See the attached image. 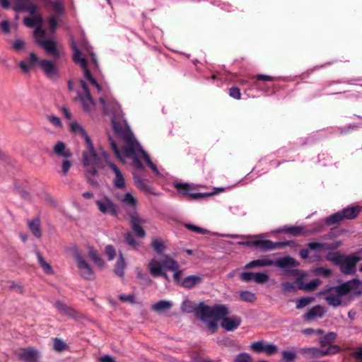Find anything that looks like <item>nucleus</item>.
<instances>
[{"instance_id":"obj_27","label":"nucleus","mask_w":362,"mask_h":362,"mask_svg":"<svg viewBox=\"0 0 362 362\" xmlns=\"http://www.w3.org/2000/svg\"><path fill=\"white\" fill-rule=\"evenodd\" d=\"M202 281V276L199 275H191L184 278L181 282V286L186 288H192Z\"/></svg>"},{"instance_id":"obj_24","label":"nucleus","mask_w":362,"mask_h":362,"mask_svg":"<svg viewBox=\"0 0 362 362\" xmlns=\"http://www.w3.org/2000/svg\"><path fill=\"white\" fill-rule=\"evenodd\" d=\"M40 356L39 351L33 348H28L20 354V358L25 362H35Z\"/></svg>"},{"instance_id":"obj_4","label":"nucleus","mask_w":362,"mask_h":362,"mask_svg":"<svg viewBox=\"0 0 362 362\" xmlns=\"http://www.w3.org/2000/svg\"><path fill=\"white\" fill-rule=\"evenodd\" d=\"M69 126L72 132L84 139L87 149L83 152V165L89 172L94 175L95 170L93 165L94 163H96L98 153L95 151L90 137L88 136L83 127L78 122H71Z\"/></svg>"},{"instance_id":"obj_12","label":"nucleus","mask_w":362,"mask_h":362,"mask_svg":"<svg viewBox=\"0 0 362 362\" xmlns=\"http://www.w3.org/2000/svg\"><path fill=\"white\" fill-rule=\"evenodd\" d=\"M346 298L349 299L358 297L362 294V281L358 279L349 281L341 284Z\"/></svg>"},{"instance_id":"obj_34","label":"nucleus","mask_w":362,"mask_h":362,"mask_svg":"<svg viewBox=\"0 0 362 362\" xmlns=\"http://www.w3.org/2000/svg\"><path fill=\"white\" fill-rule=\"evenodd\" d=\"M134 182L139 190L146 193L153 194L152 188L147 185L146 180L135 176Z\"/></svg>"},{"instance_id":"obj_13","label":"nucleus","mask_w":362,"mask_h":362,"mask_svg":"<svg viewBox=\"0 0 362 362\" xmlns=\"http://www.w3.org/2000/svg\"><path fill=\"white\" fill-rule=\"evenodd\" d=\"M74 257L77 263V267L81 276L86 279H92L94 276L93 269L78 250L74 252Z\"/></svg>"},{"instance_id":"obj_40","label":"nucleus","mask_w":362,"mask_h":362,"mask_svg":"<svg viewBox=\"0 0 362 362\" xmlns=\"http://www.w3.org/2000/svg\"><path fill=\"white\" fill-rule=\"evenodd\" d=\"M240 297L245 302L252 303L256 300L255 294L249 291H240Z\"/></svg>"},{"instance_id":"obj_54","label":"nucleus","mask_w":362,"mask_h":362,"mask_svg":"<svg viewBox=\"0 0 362 362\" xmlns=\"http://www.w3.org/2000/svg\"><path fill=\"white\" fill-rule=\"evenodd\" d=\"M235 362H251V357L246 353H242L237 356Z\"/></svg>"},{"instance_id":"obj_33","label":"nucleus","mask_w":362,"mask_h":362,"mask_svg":"<svg viewBox=\"0 0 362 362\" xmlns=\"http://www.w3.org/2000/svg\"><path fill=\"white\" fill-rule=\"evenodd\" d=\"M36 255L38 262L43 269V271L47 274H52L54 273L53 269L49 262H47L41 255L38 250L36 251Z\"/></svg>"},{"instance_id":"obj_60","label":"nucleus","mask_w":362,"mask_h":362,"mask_svg":"<svg viewBox=\"0 0 362 362\" xmlns=\"http://www.w3.org/2000/svg\"><path fill=\"white\" fill-rule=\"evenodd\" d=\"M55 306L62 313H67L68 312L67 307L62 302H57L55 303Z\"/></svg>"},{"instance_id":"obj_5","label":"nucleus","mask_w":362,"mask_h":362,"mask_svg":"<svg viewBox=\"0 0 362 362\" xmlns=\"http://www.w3.org/2000/svg\"><path fill=\"white\" fill-rule=\"evenodd\" d=\"M93 166L95 170V173L93 175L89 172L87 168H86L88 174L94 176L97 174V168L105 169V168H108L115 175L114 177L112 178L114 186L118 189H123L125 187L126 182L123 173L115 164L112 163L109 160L107 153L103 149H100L98 152L96 163H94Z\"/></svg>"},{"instance_id":"obj_16","label":"nucleus","mask_w":362,"mask_h":362,"mask_svg":"<svg viewBox=\"0 0 362 362\" xmlns=\"http://www.w3.org/2000/svg\"><path fill=\"white\" fill-rule=\"evenodd\" d=\"M361 260V257L356 255L344 256L339 267L344 274H351L355 272L356 263Z\"/></svg>"},{"instance_id":"obj_39","label":"nucleus","mask_w":362,"mask_h":362,"mask_svg":"<svg viewBox=\"0 0 362 362\" xmlns=\"http://www.w3.org/2000/svg\"><path fill=\"white\" fill-rule=\"evenodd\" d=\"M129 216L131 223H136L137 225L141 226L148 223V220L146 218L140 216L135 211L131 213Z\"/></svg>"},{"instance_id":"obj_36","label":"nucleus","mask_w":362,"mask_h":362,"mask_svg":"<svg viewBox=\"0 0 362 362\" xmlns=\"http://www.w3.org/2000/svg\"><path fill=\"white\" fill-rule=\"evenodd\" d=\"M28 226L33 235L37 238L41 237V230L40 228V221L39 219H34L29 221Z\"/></svg>"},{"instance_id":"obj_23","label":"nucleus","mask_w":362,"mask_h":362,"mask_svg":"<svg viewBox=\"0 0 362 362\" xmlns=\"http://www.w3.org/2000/svg\"><path fill=\"white\" fill-rule=\"evenodd\" d=\"M168 263V270L173 272L174 280L176 283L181 285L182 279L181 275L182 271L180 269L179 264L174 259H170Z\"/></svg>"},{"instance_id":"obj_26","label":"nucleus","mask_w":362,"mask_h":362,"mask_svg":"<svg viewBox=\"0 0 362 362\" xmlns=\"http://www.w3.org/2000/svg\"><path fill=\"white\" fill-rule=\"evenodd\" d=\"M274 265V260L269 257H265L259 259L252 261L246 264L247 269H251L253 267H262Z\"/></svg>"},{"instance_id":"obj_47","label":"nucleus","mask_w":362,"mask_h":362,"mask_svg":"<svg viewBox=\"0 0 362 362\" xmlns=\"http://www.w3.org/2000/svg\"><path fill=\"white\" fill-rule=\"evenodd\" d=\"M185 228H187L188 230L192 231V232H194V233H199V234H206L208 233V230L204 229V228H200L199 226H197L195 225H193V224H190V223H186L185 225Z\"/></svg>"},{"instance_id":"obj_15","label":"nucleus","mask_w":362,"mask_h":362,"mask_svg":"<svg viewBox=\"0 0 362 362\" xmlns=\"http://www.w3.org/2000/svg\"><path fill=\"white\" fill-rule=\"evenodd\" d=\"M250 349L255 353H264L268 356H272L278 351V347L276 345L264 341H258L252 343Z\"/></svg>"},{"instance_id":"obj_50","label":"nucleus","mask_w":362,"mask_h":362,"mask_svg":"<svg viewBox=\"0 0 362 362\" xmlns=\"http://www.w3.org/2000/svg\"><path fill=\"white\" fill-rule=\"evenodd\" d=\"M313 300V298H311V297H305V298H300L297 301L296 308L298 309L303 308L307 306L308 305H309L312 302Z\"/></svg>"},{"instance_id":"obj_45","label":"nucleus","mask_w":362,"mask_h":362,"mask_svg":"<svg viewBox=\"0 0 362 362\" xmlns=\"http://www.w3.org/2000/svg\"><path fill=\"white\" fill-rule=\"evenodd\" d=\"M344 257V255H341L338 253H333V254H329L327 256V259L332 262H334L335 264L340 265L341 263V261L343 258Z\"/></svg>"},{"instance_id":"obj_51","label":"nucleus","mask_w":362,"mask_h":362,"mask_svg":"<svg viewBox=\"0 0 362 362\" xmlns=\"http://www.w3.org/2000/svg\"><path fill=\"white\" fill-rule=\"evenodd\" d=\"M54 349L57 351H62L66 349V344L59 339H55L53 344Z\"/></svg>"},{"instance_id":"obj_53","label":"nucleus","mask_w":362,"mask_h":362,"mask_svg":"<svg viewBox=\"0 0 362 362\" xmlns=\"http://www.w3.org/2000/svg\"><path fill=\"white\" fill-rule=\"evenodd\" d=\"M296 284L298 286V284L295 283H290V282H285L281 284L282 288L286 292H293L296 291Z\"/></svg>"},{"instance_id":"obj_3","label":"nucleus","mask_w":362,"mask_h":362,"mask_svg":"<svg viewBox=\"0 0 362 362\" xmlns=\"http://www.w3.org/2000/svg\"><path fill=\"white\" fill-rule=\"evenodd\" d=\"M228 314V308L223 305L208 306L201 304L197 310V315L200 320L204 322L207 327L212 331L216 329L217 321H221V327L228 332L233 331L240 326V317L235 315L229 317Z\"/></svg>"},{"instance_id":"obj_64","label":"nucleus","mask_w":362,"mask_h":362,"mask_svg":"<svg viewBox=\"0 0 362 362\" xmlns=\"http://www.w3.org/2000/svg\"><path fill=\"white\" fill-rule=\"evenodd\" d=\"M100 362H115V360L112 357L106 355L100 358Z\"/></svg>"},{"instance_id":"obj_35","label":"nucleus","mask_w":362,"mask_h":362,"mask_svg":"<svg viewBox=\"0 0 362 362\" xmlns=\"http://www.w3.org/2000/svg\"><path fill=\"white\" fill-rule=\"evenodd\" d=\"M278 232H286L293 235H299L304 233L303 228L300 226L284 227L279 229Z\"/></svg>"},{"instance_id":"obj_6","label":"nucleus","mask_w":362,"mask_h":362,"mask_svg":"<svg viewBox=\"0 0 362 362\" xmlns=\"http://www.w3.org/2000/svg\"><path fill=\"white\" fill-rule=\"evenodd\" d=\"M169 255H165L160 257H154L151 258L147 264V269L149 273L154 277L162 276L166 281H169V276L165 273L168 270V263L170 259H173Z\"/></svg>"},{"instance_id":"obj_63","label":"nucleus","mask_w":362,"mask_h":362,"mask_svg":"<svg viewBox=\"0 0 362 362\" xmlns=\"http://www.w3.org/2000/svg\"><path fill=\"white\" fill-rule=\"evenodd\" d=\"M354 356L356 359L362 361V347L358 348L354 353Z\"/></svg>"},{"instance_id":"obj_62","label":"nucleus","mask_w":362,"mask_h":362,"mask_svg":"<svg viewBox=\"0 0 362 362\" xmlns=\"http://www.w3.org/2000/svg\"><path fill=\"white\" fill-rule=\"evenodd\" d=\"M19 66L25 72H28L32 66L30 64H28L25 62H21Z\"/></svg>"},{"instance_id":"obj_14","label":"nucleus","mask_w":362,"mask_h":362,"mask_svg":"<svg viewBox=\"0 0 362 362\" xmlns=\"http://www.w3.org/2000/svg\"><path fill=\"white\" fill-rule=\"evenodd\" d=\"M340 350L337 345H329L327 349H319L318 348H303L301 351L311 357L319 358L327 355L337 354Z\"/></svg>"},{"instance_id":"obj_49","label":"nucleus","mask_w":362,"mask_h":362,"mask_svg":"<svg viewBox=\"0 0 362 362\" xmlns=\"http://www.w3.org/2000/svg\"><path fill=\"white\" fill-rule=\"evenodd\" d=\"M104 252L105 255L107 256L108 259L112 261L115 258L116 251L114 247L111 245H106Z\"/></svg>"},{"instance_id":"obj_46","label":"nucleus","mask_w":362,"mask_h":362,"mask_svg":"<svg viewBox=\"0 0 362 362\" xmlns=\"http://www.w3.org/2000/svg\"><path fill=\"white\" fill-rule=\"evenodd\" d=\"M254 281L257 284H264L269 281V276L265 273H255Z\"/></svg>"},{"instance_id":"obj_61","label":"nucleus","mask_w":362,"mask_h":362,"mask_svg":"<svg viewBox=\"0 0 362 362\" xmlns=\"http://www.w3.org/2000/svg\"><path fill=\"white\" fill-rule=\"evenodd\" d=\"M30 60H31L30 64L32 66L39 65V61H40V60L38 59V57H37V55L35 53L31 52L30 54Z\"/></svg>"},{"instance_id":"obj_8","label":"nucleus","mask_w":362,"mask_h":362,"mask_svg":"<svg viewBox=\"0 0 362 362\" xmlns=\"http://www.w3.org/2000/svg\"><path fill=\"white\" fill-rule=\"evenodd\" d=\"M321 293L325 296L326 301L332 306L337 307L346 303V298L341 285L330 288Z\"/></svg>"},{"instance_id":"obj_9","label":"nucleus","mask_w":362,"mask_h":362,"mask_svg":"<svg viewBox=\"0 0 362 362\" xmlns=\"http://www.w3.org/2000/svg\"><path fill=\"white\" fill-rule=\"evenodd\" d=\"M240 245H252L263 250H272L279 248L283 246L288 245L289 243H273L270 240H266L262 235H257L251 238L250 240L247 242L239 243Z\"/></svg>"},{"instance_id":"obj_42","label":"nucleus","mask_w":362,"mask_h":362,"mask_svg":"<svg viewBox=\"0 0 362 362\" xmlns=\"http://www.w3.org/2000/svg\"><path fill=\"white\" fill-rule=\"evenodd\" d=\"M315 275L322 276L323 277H328L331 275L332 271L325 267H316L313 270Z\"/></svg>"},{"instance_id":"obj_2","label":"nucleus","mask_w":362,"mask_h":362,"mask_svg":"<svg viewBox=\"0 0 362 362\" xmlns=\"http://www.w3.org/2000/svg\"><path fill=\"white\" fill-rule=\"evenodd\" d=\"M74 61L83 70L86 81H81V90L78 92V97L83 105L84 110L90 111L95 105V101L90 96V90H95L98 93L103 90L96 80L90 73V68H98V62L94 53L87 42H83L80 49L73 42Z\"/></svg>"},{"instance_id":"obj_20","label":"nucleus","mask_w":362,"mask_h":362,"mask_svg":"<svg viewBox=\"0 0 362 362\" xmlns=\"http://www.w3.org/2000/svg\"><path fill=\"white\" fill-rule=\"evenodd\" d=\"M341 245V243H336L334 245L332 246H329L326 244L319 243H310L308 244V249H304L300 250V255L303 259L308 258L309 257V254L313 250H328L330 248H337Z\"/></svg>"},{"instance_id":"obj_25","label":"nucleus","mask_w":362,"mask_h":362,"mask_svg":"<svg viewBox=\"0 0 362 362\" xmlns=\"http://www.w3.org/2000/svg\"><path fill=\"white\" fill-rule=\"evenodd\" d=\"M298 262L291 257L286 256L274 260V265L281 269L296 267Z\"/></svg>"},{"instance_id":"obj_11","label":"nucleus","mask_w":362,"mask_h":362,"mask_svg":"<svg viewBox=\"0 0 362 362\" xmlns=\"http://www.w3.org/2000/svg\"><path fill=\"white\" fill-rule=\"evenodd\" d=\"M291 274L297 277L296 280V283L298 284V288L301 290H305V291H313L321 283V281L319 279H313L308 284L303 283V279L305 276H307L306 272H305L303 271L294 269V270L291 271Z\"/></svg>"},{"instance_id":"obj_44","label":"nucleus","mask_w":362,"mask_h":362,"mask_svg":"<svg viewBox=\"0 0 362 362\" xmlns=\"http://www.w3.org/2000/svg\"><path fill=\"white\" fill-rule=\"evenodd\" d=\"M124 239L127 243L133 249L136 250L139 247V243L136 241L131 233H127L124 236Z\"/></svg>"},{"instance_id":"obj_32","label":"nucleus","mask_w":362,"mask_h":362,"mask_svg":"<svg viewBox=\"0 0 362 362\" xmlns=\"http://www.w3.org/2000/svg\"><path fill=\"white\" fill-rule=\"evenodd\" d=\"M151 247L158 254L164 252L167 248L165 243L160 238H153L151 241Z\"/></svg>"},{"instance_id":"obj_38","label":"nucleus","mask_w":362,"mask_h":362,"mask_svg":"<svg viewBox=\"0 0 362 362\" xmlns=\"http://www.w3.org/2000/svg\"><path fill=\"white\" fill-rule=\"evenodd\" d=\"M89 257L100 267H102L104 264L103 259L100 257L98 252L93 248H90L88 250Z\"/></svg>"},{"instance_id":"obj_48","label":"nucleus","mask_w":362,"mask_h":362,"mask_svg":"<svg viewBox=\"0 0 362 362\" xmlns=\"http://www.w3.org/2000/svg\"><path fill=\"white\" fill-rule=\"evenodd\" d=\"M132 228L135 234L141 238H143L146 235V232L141 227V226L137 225L136 223H131Z\"/></svg>"},{"instance_id":"obj_1","label":"nucleus","mask_w":362,"mask_h":362,"mask_svg":"<svg viewBox=\"0 0 362 362\" xmlns=\"http://www.w3.org/2000/svg\"><path fill=\"white\" fill-rule=\"evenodd\" d=\"M100 103L103 107L105 114L111 117L115 132L123 142L122 149L119 151L116 143L111 138L109 139L110 146L117 158L123 163H125L126 158H131L134 166L138 168H141V159H144L156 176L163 177V173L141 148L131 132L118 103L110 98H100Z\"/></svg>"},{"instance_id":"obj_19","label":"nucleus","mask_w":362,"mask_h":362,"mask_svg":"<svg viewBox=\"0 0 362 362\" xmlns=\"http://www.w3.org/2000/svg\"><path fill=\"white\" fill-rule=\"evenodd\" d=\"M115 197L128 209L134 210L139 204L136 197L132 192H127L124 194H117Z\"/></svg>"},{"instance_id":"obj_43","label":"nucleus","mask_w":362,"mask_h":362,"mask_svg":"<svg viewBox=\"0 0 362 362\" xmlns=\"http://www.w3.org/2000/svg\"><path fill=\"white\" fill-rule=\"evenodd\" d=\"M283 362H294L296 354L292 351H284L282 352Z\"/></svg>"},{"instance_id":"obj_57","label":"nucleus","mask_w":362,"mask_h":362,"mask_svg":"<svg viewBox=\"0 0 362 362\" xmlns=\"http://www.w3.org/2000/svg\"><path fill=\"white\" fill-rule=\"evenodd\" d=\"M25 47V42L21 40H16L13 43V47L16 51L23 49Z\"/></svg>"},{"instance_id":"obj_22","label":"nucleus","mask_w":362,"mask_h":362,"mask_svg":"<svg viewBox=\"0 0 362 362\" xmlns=\"http://www.w3.org/2000/svg\"><path fill=\"white\" fill-rule=\"evenodd\" d=\"M53 151L57 157L69 158L71 153L62 141H57L53 147Z\"/></svg>"},{"instance_id":"obj_10","label":"nucleus","mask_w":362,"mask_h":362,"mask_svg":"<svg viewBox=\"0 0 362 362\" xmlns=\"http://www.w3.org/2000/svg\"><path fill=\"white\" fill-rule=\"evenodd\" d=\"M98 210L103 214L116 216L118 214V207L108 197L104 196L95 201Z\"/></svg>"},{"instance_id":"obj_21","label":"nucleus","mask_w":362,"mask_h":362,"mask_svg":"<svg viewBox=\"0 0 362 362\" xmlns=\"http://www.w3.org/2000/svg\"><path fill=\"white\" fill-rule=\"evenodd\" d=\"M175 187L179 191L180 193L186 194V195H189L191 197H192L194 199H197V198L204 197V194L194 193L192 192L193 187L189 184L176 183V184H175Z\"/></svg>"},{"instance_id":"obj_18","label":"nucleus","mask_w":362,"mask_h":362,"mask_svg":"<svg viewBox=\"0 0 362 362\" xmlns=\"http://www.w3.org/2000/svg\"><path fill=\"white\" fill-rule=\"evenodd\" d=\"M49 4L52 6L54 13L50 17L49 24L50 29L54 31L57 26V16L64 12V7L62 3L59 0H55L54 1L45 0V6H48Z\"/></svg>"},{"instance_id":"obj_52","label":"nucleus","mask_w":362,"mask_h":362,"mask_svg":"<svg viewBox=\"0 0 362 362\" xmlns=\"http://www.w3.org/2000/svg\"><path fill=\"white\" fill-rule=\"evenodd\" d=\"M72 165V163L69 158H64L62 163V171L64 175H66Z\"/></svg>"},{"instance_id":"obj_59","label":"nucleus","mask_w":362,"mask_h":362,"mask_svg":"<svg viewBox=\"0 0 362 362\" xmlns=\"http://www.w3.org/2000/svg\"><path fill=\"white\" fill-rule=\"evenodd\" d=\"M0 29L5 33L9 32V23L7 21H2L0 23Z\"/></svg>"},{"instance_id":"obj_31","label":"nucleus","mask_w":362,"mask_h":362,"mask_svg":"<svg viewBox=\"0 0 362 362\" xmlns=\"http://www.w3.org/2000/svg\"><path fill=\"white\" fill-rule=\"evenodd\" d=\"M126 266V262L122 254L120 252L119 257H117L115 268L114 272L116 275L122 277L124 274V268Z\"/></svg>"},{"instance_id":"obj_56","label":"nucleus","mask_w":362,"mask_h":362,"mask_svg":"<svg viewBox=\"0 0 362 362\" xmlns=\"http://www.w3.org/2000/svg\"><path fill=\"white\" fill-rule=\"evenodd\" d=\"M229 95L230 97L239 100L240 99V89L238 88H231L229 90Z\"/></svg>"},{"instance_id":"obj_55","label":"nucleus","mask_w":362,"mask_h":362,"mask_svg":"<svg viewBox=\"0 0 362 362\" xmlns=\"http://www.w3.org/2000/svg\"><path fill=\"white\" fill-rule=\"evenodd\" d=\"M119 299L123 302H127L131 304H134L136 303L135 298L133 295H119Z\"/></svg>"},{"instance_id":"obj_17","label":"nucleus","mask_w":362,"mask_h":362,"mask_svg":"<svg viewBox=\"0 0 362 362\" xmlns=\"http://www.w3.org/2000/svg\"><path fill=\"white\" fill-rule=\"evenodd\" d=\"M39 66L49 78L55 80L59 77V69L55 62L49 60H42L39 61Z\"/></svg>"},{"instance_id":"obj_7","label":"nucleus","mask_w":362,"mask_h":362,"mask_svg":"<svg viewBox=\"0 0 362 362\" xmlns=\"http://www.w3.org/2000/svg\"><path fill=\"white\" fill-rule=\"evenodd\" d=\"M362 207L357 205L354 206L347 207L338 211L326 219L327 224H334L344 219H354L360 213Z\"/></svg>"},{"instance_id":"obj_30","label":"nucleus","mask_w":362,"mask_h":362,"mask_svg":"<svg viewBox=\"0 0 362 362\" xmlns=\"http://www.w3.org/2000/svg\"><path fill=\"white\" fill-rule=\"evenodd\" d=\"M201 304H204V303H200L199 304V305L197 307V305L193 302H192L191 300H189L187 298H185L182 303L181 309L183 312L187 313L195 312L196 315L200 319V317L197 315V310H199Z\"/></svg>"},{"instance_id":"obj_41","label":"nucleus","mask_w":362,"mask_h":362,"mask_svg":"<svg viewBox=\"0 0 362 362\" xmlns=\"http://www.w3.org/2000/svg\"><path fill=\"white\" fill-rule=\"evenodd\" d=\"M46 119L55 128H59V129L62 128V121L59 117H58L54 115H47L46 116Z\"/></svg>"},{"instance_id":"obj_28","label":"nucleus","mask_w":362,"mask_h":362,"mask_svg":"<svg viewBox=\"0 0 362 362\" xmlns=\"http://www.w3.org/2000/svg\"><path fill=\"white\" fill-rule=\"evenodd\" d=\"M325 313L324 308L320 305L312 308L304 316L305 320H312L322 317Z\"/></svg>"},{"instance_id":"obj_58","label":"nucleus","mask_w":362,"mask_h":362,"mask_svg":"<svg viewBox=\"0 0 362 362\" xmlns=\"http://www.w3.org/2000/svg\"><path fill=\"white\" fill-rule=\"evenodd\" d=\"M255 273L252 272H243L240 275L241 279L245 281H249L254 279Z\"/></svg>"},{"instance_id":"obj_37","label":"nucleus","mask_w":362,"mask_h":362,"mask_svg":"<svg viewBox=\"0 0 362 362\" xmlns=\"http://www.w3.org/2000/svg\"><path fill=\"white\" fill-rule=\"evenodd\" d=\"M337 337V334L334 332H329L325 334L323 337L320 338L319 343L321 346H325L330 343L333 342Z\"/></svg>"},{"instance_id":"obj_29","label":"nucleus","mask_w":362,"mask_h":362,"mask_svg":"<svg viewBox=\"0 0 362 362\" xmlns=\"http://www.w3.org/2000/svg\"><path fill=\"white\" fill-rule=\"evenodd\" d=\"M173 304L169 300H162L151 305V310L160 313L171 308Z\"/></svg>"}]
</instances>
